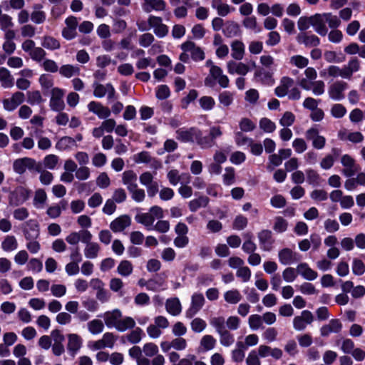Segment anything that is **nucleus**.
<instances>
[{"label": "nucleus", "mask_w": 365, "mask_h": 365, "mask_svg": "<svg viewBox=\"0 0 365 365\" xmlns=\"http://www.w3.org/2000/svg\"><path fill=\"white\" fill-rule=\"evenodd\" d=\"M102 317L108 328L115 329L120 332H124L135 327V319L131 317H123L121 311L118 309L107 311Z\"/></svg>", "instance_id": "f257e3e1"}, {"label": "nucleus", "mask_w": 365, "mask_h": 365, "mask_svg": "<svg viewBox=\"0 0 365 365\" xmlns=\"http://www.w3.org/2000/svg\"><path fill=\"white\" fill-rule=\"evenodd\" d=\"M205 85L209 88H214L216 84H219L222 88L229 86L230 80L228 77L223 73L221 68L216 65H212L207 76L204 81Z\"/></svg>", "instance_id": "f03ea898"}, {"label": "nucleus", "mask_w": 365, "mask_h": 365, "mask_svg": "<svg viewBox=\"0 0 365 365\" xmlns=\"http://www.w3.org/2000/svg\"><path fill=\"white\" fill-rule=\"evenodd\" d=\"M176 138L182 143H195L200 146L202 131L196 127L182 128L176 130Z\"/></svg>", "instance_id": "7ed1b4c3"}, {"label": "nucleus", "mask_w": 365, "mask_h": 365, "mask_svg": "<svg viewBox=\"0 0 365 365\" xmlns=\"http://www.w3.org/2000/svg\"><path fill=\"white\" fill-rule=\"evenodd\" d=\"M13 168L15 173L21 175L24 173L26 170L41 172V165L36 163L34 159L25 157L16 160L14 162Z\"/></svg>", "instance_id": "20e7f679"}, {"label": "nucleus", "mask_w": 365, "mask_h": 365, "mask_svg": "<svg viewBox=\"0 0 365 365\" xmlns=\"http://www.w3.org/2000/svg\"><path fill=\"white\" fill-rule=\"evenodd\" d=\"M348 88L346 82L338 80L329 85L328 88L329 97L336 101H340L345 98L344 92Z\"/></svg>", "instance_id": "39448f33"}, {"label": "nucleus", "mask_w": 365, "mask_h": 365, "mask_svg": "<svg viewBox=\"0 0 365 365\" xmlns=\"http://www.w3.org/2000/svg\"><path fill=\"white\" fill-rule=\"evenodd\" d=\"M64 90L60 88L55 87L51 89L49 106L52 110L60 112L64 109Z\"/></svg>", "instance_id": "423d86ee"}, {"label": "nucleus", "mask_w": 365, "mask_h": 365, "mask_svg": "<svg viewBox=\"0 0 365 365\" xmlns=\"http://www.w3.org/2000/svg\"><path fill=\"white\" fill-rule=\"evenodd\" d=\"M205 302V297L202 293L195 292L191 297V302L189 308L185 312V317L188 319L195 316L203 307Z\"/></svg>", "instance_id": "0eeeda50"}, {"label": "nucleus", "mask_w": 365, "mask_h": 365, "mask_svg": "<svg viewBox=\"0 0 365 365\" xmlns=\"http://www.w3.org/2000/svg\"><path fill=\"white\" fill-rule=\"evenodd\" d=\"M93 96L96 98H101L107 95L108 100L115 98V90L111 83L105 85L98 82L93 84Z\"/></svg>", "instance_id": "6e6552de"}, {"label": "nucleus", "mask_w": 365, "mask_h": 365, "mask_svg": "<svg viewBox=\"0 0 365 365\" xmlns=\"http://www.w3.org/2000/svg\"><path fill=\"white\" fill-rule=\"evenodd\" d=\"M22 231L25 240L38 239L40 235V225L34 219H30L22 225Z\"/></svg>", "instance_id": "1a4fd4ad"}, {"label": "nucleus", "mask_w": 365, "mask_h": 365, "mask_svg": "<svg viewBox=\"0 0 365 365\" xmlns=\"http://www.w3.org/2000/svg\"><path fill=\"white\" fill-rule=\"evenodd\" d=\"M222 135V131L220 126H212L210 128L209 134L203 135L200 141V147L202 149L212 148L215 144V139Z\"/></svg>", "instance_id": "9d476101"}, {"label": "nucleus", "mask_w": 365, "mask_h": 365, "mask_svg": "<svg viewBox=\"0 0 365 365\" xmlns=\"http://www.w3.org/2000/svg\"><path fill=\"white\" fill-rule=\"evenodd\" d=\"M314 321V316L309 310H304L301 314L293 319V327L297 331H303Z\"/></svg>", "instance_id": "9b49d317"}, {"label": "nucleus", "mask_w": 365, "mask_h": 365, "mask_svg": "<svg viewBox=\"0 0 365 365\" xmlns=\"http://www.w3.org/2000/svg\"><path fill=\"white\" fill-rule=\"evenodd\" d=\"M180 48L183 51L189 52L195 61H201L205 59V55L203 50L191 41L184 42Z\"/></svg>", "instance_id": "f8f14e48"}, {"label": "nucleus", "mask_w": 365, "mask_h": 365, "mask_svg": "<svg viewBox=\"0 0 365 365\" xmlns=\"http://www.w3.org/2000/svg\"><path fill=\"white\" fill-rule=\"evenodd\" d=\"M341 163L344 167L342 174L348 178L354 175L359 168L355 160L348 154L341 156Z\"/></svg>", "instance_id": "ddd939ff"}, {"label": "nucleus", "mask_w": 365, "mask_h": 365, "mask_svg": "<svg viewBox=\"0 0 365 365\" xmlns=\"http://www.w3.org/2000/svg\"><path fill=\"white\" fill-rule=\"evenodd\" d=\"M148 21L149 26L153 29L155 34L158 38H163L168 34V27L163 24V20L160 17L150 16Z\"/></svg>", "instance_id": "4468645a"}, {"label": "nucleus", "mask_w": 365, "mask_h": 365, "mask_svg": "<svg viewBox=\"0 0 365 365\" xmlns=\"http://www.w3.org/2000/svg\"><path fill=\"white\" fill-rule=\"evenodd\" d=\"M300 86L306 91H312L314 96H322L325 92V83L323 81H314L308 82L305 80H301L299 82Z\"/></svg>", "instance_id": "2eb2a0df"}, {"label": "nucleus", "mask_w": 365, "mask_h": 365, "mask_svg": "<svg viewBox=\"0 0 365 365\" xmlns=\"http://www.w3.org/2000/svg\"><path fill=\"white\" fill-rule=\"evenodd\" d=\"M24 101V93L20 91H17L14 93L11 98H6L3 101V106L6 110L11 112L14 110Z\"/></svg>", "instance_id": "dca6fc26"}, {"label": "nucleus", "mask_w": 365, "mask_h": 365, "mask_svg": "<svg viewBox=\"0 0 365 365\" xmlns=\"http://www.w3.org/2000/svg\"><path fill=\"white\" fill-rule=\"evenodd\" d=\"M28 197L29 192L26 189L21 187H17L9 195V204L12 206L20 205L23 204Z\"/></svg>", "instance_id": "f3484780"}, {"label": "nucleus", "mask_w": 365, "mask_h": 365, "mask_svg": "<svg viewBox=\"0 0 365 365\" xmlns=\"http://www.w3.org/2000/svg\"><path fill=\"white\" fill-rule=\"evenodd\" d=\"M131 225V218L128 215H123L115 220L110 224V228L113 232H121Z\"/></svg>", "instance_id": "a211bd4d"}, {"label": "nucleus", "mask_w": 365, "mask_h": 365, "mask_svg": "<svg viewBox=\"0 0 365 365\" xmlns=\"http://www.w3.org/2000/svg\"><path fill=\"white\" fill-rule=\"evenodd\" d=\"M93 235L91 232L89 233V237L87 242H84L86 245L83 250L84 256L87 259H96L98 257L101 251V247L98 243L92 242Z\"/></svg>", "instance_id": "6ab92c4d"}, {"label": "nucleus", "mask_w": 365, "mask_h": 365, "mask_svg": "<svg viewBox=\"0 0 365 365\" xmlns=\"http://www.w3.org/2000/svg\"><path fill=\"white\" fill-rule=\"evenodd\" d=\"M66 27L62 31V36L67 40H71L76 36L78 21L75 16H71L65 20Z\"/></svg>", "instance_id": "aec40b11"}, {"label": "nucleus", "mask_w": 365, "mask_h": 365, "mask_svg": "<svg viewBox=\"0 0 365 365\" xmlns=\"http://www.w3.org/2000/svg\"><path fill=\"white\" fill-rule=\"evenodd\" d=\"M312 26L314 31L322 36L328 34V29L326 26V20L323 14H316L312 16Z\"/></svg>", "instance_id": "412c9836"}, {"label": "nucleus", "mask_w": 365, "mask_h": 365, "mask_svg": "<svg viewBox=\"0 0 365 365\" xmlns=\"http://www.w3.org/2000/svg\"><path fill=\"white\" fill-rule=\"evenodd\" d=\"M88 109L90 112L96 114L100 119H106L110 115V109L99 102H90L88 104Z\"/></svg>", "instance_id": "4be33fe9"}, {"label": "nucleus", "mask_w": 365, "mask_h": 365, "mask_svg": "<svg viewBox=\"0 0 365 365\" xmlns=\"http://www.w3.org/2000/svg\"><path fill=\"white\" fill-rule=\"evenodd\" d=\"M91 232L88 230H81L78 232H71L66 237V241L70 245H76L79 242H87Z\"/></svg>", "instance_id": "5701e85b"}, {"label": "nucleus", "mask_w": 365, "mask_h": 365, "mask_svg": "<svg viewBox=\"0 0 365 365\" xmlns=\"http://www.w3.org/2000/svg\"><path fill=\"white\" fill-rule=\"evenodd\" d=\"M260 247L264 251H269L272 248L274 240L270 230H263L258 233Z\"/></svg>", "instance_id": "b1692460"}, {"label": "nucleus", "mask_w": 365, "mask_h": 365, "mask_svg": "<svg viewBox=\"0 0 365 365\" xmlns=\"http://www.w3.org/2000/svg\"><path fill=\"white\" fill-rule=\"evenodd\" d=\"M255 78L257 81L266 86H272L274 83L273 73L265 70L263 68L256 69L255 72Z\"/></svg>", "instance_id": "393cba45"}, {"label": "nucleus", "mask_w": 365, "mask_h": 365, "mask_svg": "<svg viewBox=\"0 0 365 365\" xmlns=\"http://www.w3.org/2000/svg\"><path fill=\"white\" fill-rule=\"evenodd\" d=\"M342 329V324L338 319H333L320 329L322 336H327L331 333H339Z\"/></svg>", "instance_id": "a878e982"}, {"label": "nucleus", "mask_w": 365, "mask_h": 365, "mask_svg": "<svg viewBox=\"0 0 365 365\" xmlns=\"http://www.w3.org/2000/svg\"><path fill=\"white\" fill-rule=\"evenodd\" d=\"M297 42L306 47H317L320 44V39L314 34L301 33L297 37Z\"/></svg>", "instance_id": "bb28decb"}, {"label": "nucleus", "mask_w": 365, "mask_h": 365, "mask_svg": "<svg viewBox=\"0 0 365 365\" xmlns=\"http://www.w3.org/2000/svg\"><path fill=\"white\" fill-rule=\"evenodd\" d=\"M342 67L344 79H351L353 74L360 70V61L356 57L351 58L348 63Z\"/></svg>", "instance_id": "cd10ccee"}, {"label": "nucleus", "mask_w": 365, "mask_h": 365, "mask_svg": "<svg viewBox=\"0 0 365 365\" xmlns=\"http://www.w3.org/2000/svg\"><path fill=\"white\" fill-rule=\"evenodd\" d=\"M227 71L230 74L245 76L249 72V66L242 62H236L233 60L227 63Z\"/></svg>", "instance_id": "c85d7f7f"}, {"label": "nucleus", "mask_w": 365, "mask_h": 365, "mask_svg": "<svg viewBox=\"0 0 365 365\" xmlns=\"http://www.w3.org/2000/svg\"><path fill=\"white\" fill-rule=\"evenodd\" d=\"M294 85V80L289 77H282L280 80L279 85L276 87L274 93L279 98L284 97L288 94L289 88Z\"/></svg>", "instance_id": "c756f323"}, {"label": "nucleus", "mask_w": 365, "mask_h": 365, "mask_svg": "<svg viewBox=\"0 0 365 365\" xmlns=\"http://www.w3.org/2000/svg\"><path fill=\"white\" fill-rule=\"evenodd\" d=\"M231 56L236 61L242 60L245 56V46L240 40H234L230 43Z\"/></svg>", "instance_id": "7c9ffc66"}, {"label": "nucleus", "mask_w": 365, "mask_h": 365, "mask_svg": "<svg viewBox=\"0 0 365 365\" xmlns=\"http://www.w3.org/2000/svg\"><path fill=\"white\" fill-rule=\"evenodd\" d=\"M278 257L279 262L284 265L292 264L298 260L297 253L289 248L281 250L278 253Z\"/></svg>", "instance_id": "2f4dec72"}, {"label": "nucleus", "mask_w": 365, "mask_h": 365, "mask_svg": "<svg viewBox=\"0 0 365 365\" xmlns=\"http://www.w3.org/2000/svg\"><path fill=\"white\" fill-rule=\"evenodd\" d=\"M166 3L164 0H144L143 9L145 12L152 11H163L165 9Z\"/></svg>", "instance_id": "473e14b6"}, {"label": "nucleus", "mask_w": 365, "mask_h": 365, "mask_svg": "<svg viewBox=\"0 0 365 365\" xmlns=\"http://www.w3.org/2000/svg\"><path fill=\"white\" fill-rule=\"evenodd\" d=\"M297 272L304 279L309 281L317 279L318 274L312 269L307 263H300L297 267Z\"/></svg>", "instance_id": "72a5a7b5"}, {"label": "nucleus", "mask_w": 365, "mask_h": 365, "mask_svg": "<svg viewBox=\"0 0 365 365\" xmlns=\"http://www.w3.org/2000/svg\"><path fill=\"white\" fill-rule=\"evenodd\" d=\"M211 6L216 10L220 16H226L235 9L227 4L224 3L223 0H212Z\"/></svg>", "instance_id": "f704fd0d"}, {"label": "nucleus", "mask_w": 365, "mask_h": 365, "mask_svg": "<svg viewBox=\"0 0 365 365\" xmlns=\"http://www.w3.org/2000/svg\"><path fill=\"white\" fill-rule=\"evenodd\" d=\"M137 180V174L132 170H125L122 174V182L128 190L135 188L138 185Z\"/></svg>", "instance_id": "c9c22d12"}, {"label": "nucleus", "mask_w": 365, "mask_h": 365, "mask_svg": "<svg viewBox=\"0 0 365 365\" xmlns=\"http://www.w3.org/2000/svg\"><path fill=\"white\" fill-rule=\"evenodd\" d=\"M165 308L167 312L173 316H178L182 312V305L177 297L170 298L166 300Z\"/></svg>", "instance_id": "e433bc0d"}, {"label": "nucleus", "mask_w": 365, "mask_h": 365, "mask_svg": "<svg viewBox=\"0 0 365 365\" xmlns=\"http://www.w3.org/2000/svg\"><path fill=\"white\" fill-rule=\"evenodd\" d=\"M222 33L227 38H233L240 35V29L237 23L229 21L225 24Z\"/></svg>", "instance_id": "4c0bfd02"}, {"label": "nucleus", "mask_w": 365, "mask_h": 365, "mask_svg": "<svg viewBox=\"0 0 365 365\" xmlns=\"http://www.w3.org/2000/svg\"><path fill=\"white\" fill-rule=\"evenodd\" d=\"M138 223L143 225L148 230H153L154 220L150 212H138L135 216Z\"/></svg>", "instance_id": "58836bf2"}, {"label": "nucleus", "mask_w": 365, "mask_h": 365, "mask_svg": "<svg viewBox=\"0 0 365 365\" xmlns=\"http://www.w3.org/2000/svg\"><path fill=\"white\" fill-rule=\"evenodd\" d=\"M41 4H35L33 6L34 11L31 14V20L36 24H43L46 18V13L42 11Z\"/></svg>", "instance_id": "ea45409f"}, {"label": "nucleus", "mask_w": 365, "mask_h": 365, "mask_svg": "<svg viewBox=\"0 0 365 365\" xmlns=\"http://www.w3.org/2000/svg\"><path fill=\"white\" fill-rule=\"evenodd\" d=\"M225 301L230 304H237L242 299L240 291L237 289H232L226 291L223 294Z\"/></svg>", "instance_id": "a19ab883"}, {"label": "nucleus", "mask_w": 365, "mask_h": 365, "mask_svg": "<svg viewBox=\"0 0 365 365\" xmlns=\"http://www.w3.org/2000/svg\"><path fill=\"white\" fill-rule=\"evenodd\" d=\"M82 346V339L76 334H70L68 335V349L76 354Z\"/></svg>", "instance_id": "79ce46f5"}, {"label": "nucleus", "mask_w": 365, "mask_h": 365, "mask_svg": "<svg viewBox=\"0 0 365 365\" xmlns=\"http://www.w3.org/2000/svg\"><path fill=\"white\" fill-rule=\"evenodd\" d=\"M0 83L5 88H11L14 86V78L10 71L4 68H0Z\"/></svg>", "instance_id": "37998d69"}, {"label": "nucleus", "mask_w": 365, "mask_h": 365, "mask_svg": "<svg viewBox=\"0 0 365 365\" xmlns=\"http://www.w3.org/2000/svg\"><path fill=\"white\" fill-rule=\"evenodd\" d=\"M18 245L17 240L14 235H6L1 245L2 250L7 252L17 250Z\"/></svg>", "instance_id": "c03bdc74"}, {"label": "nucleus", "mask_w": 365, "mask_h": 365, "mask_svg": "<svg viewBox=\"0 0 365 365\" xmlns=\"http://www.w3.org/2000/svg\"><path fill=\"white\" fill-rule=\"evenodd\" d=\"M74 146H76V140L69 136L61 138L56 143V148L61 151L70 150Z\"/></svg>", "instance_id": "a18cd8bd"}, {"label": "nucleus", "mask_w": 365, "mask_h": 365, "mask_svg": "<svg viewBox=\"0 0 365 365\" xmlns=\"http://www.w3.org/2000/svg\"><path fill=\"white\" fill-rule=\"evenodd\" d=\"M59 73L65 78H71L80 73V68L78 66L71 64L63 65L59 68Z\"/></svg>", "instance_id": "49530a36"}, {"label": "nucleus", "mask_w": 365, "mask_h": 365, "mask_svg": "<svg viewBox=\"0 0 365 365\" xmlns=\"http://www.w3.org/2000/svg\"><path fill=\"white\" fill-rule=\"evenodd\" d=\"M209 203V198L206 196H200L193 199L189 202V209L191 212H195L201 207H205Z\"/></svg>", "instance_id": "de8ad7c7"}, {"label": "nucleus", "mask_w": 365, "mask_h": 365, "mask_svg": "<svg viewBox=\"0 0 365 365\" xmlns=\"http://www.w3.org/2000/svg\"><path fill=\"white\" fill-rule=\"evenodd\" d=\"M87 328L91 334L97 335L103 332L104 324L101 320L96 319L87 323Z\"/></svg>", "instance_id": "09e8293b"}, {"label": "nucleus", "mask_w": 365, "mask_h": 365, "mask_svg": "<svg viewBox=\"0 0 365 365\" xmlns=\"http://www.w3.org/2000/svg\"><path fill=\"white\" fill-rule=\"evenodd\" d=\"M243 26L255 33H259L261 29L258 26L257 18L255 16H247L242 21Z\"/></svg>", "instance_id": "8fccbe9b"}, {"label": "nucleus", "mask_w": 365, "mask_h": 365, "mask_svg": "<svg viewBox=\"0 0 365 365\" xmlns=\"http://www.w3.org/2000/svg\"><path fill=\"white\" fill-rule=\"evenodd\" d=\"M133 267L128 260H123L118 266L117 272L122 277H128L133 272Z\"/></svg>", "instance_id": "3c124183"}, {"label": "nucleus", "mask_w": 365, "mask_h": 365, "mask_svg": "<svg viewBox=\"0 0 365 365\" xmlns=\"http://www.w3.org/2000/svg\"><path fill=\"white\" fill-rule=\"evenodd\" d=\"M47 200L46 192L42 189H38L36 191L34 198V205L37 209H42Z\"/></svg>", "instance_id": "603ef678"}, {"label": "nucleus", "mask_w": 365, "mask_h": 365, "mask_svg": "<svg viewBox=\"0 0 365 365\" xmlns=\"http://www.w3.org/2000/svg\"><path fill=\"white\" fill-rule=\"evenodd\" d=\"M220 344L226 347L230 346L235 341V337L227 329L217 332Z\"/></svg>", "instance_id": "864d4df0"}, {"label": "nucleus", "mask_w": 365, "mask_h": 365, "mask_svg": "<svg viewBox=\"0 0 365 365\" xmlns=\"http://www.w3.org/2000/svg\"><path fill=\"white\" fill-rule=\"evenodd\" d=\"M144 335L143 331L139 327L133 329L130 333L126 335L127 340L133 344H138Z\"/></svg>", "instance_id": "5fc2aeb1"}, {"label": "nucleus", "mask_w": 365, "mask_h": 365, "mask_svg": "<svg viewBox=\"0 0 365 365\" xmlns=\"http://www.w3.org/2000/svg\"><path fill=\"white\" fill-rule=\"evenodd\" d=\"M41 46L48 50H56L60 48L61 44L55 38L46 36L42 39Z\"/></svg>", "instance_id": "6e6d98bb"}, {"label": "nucleus", "mask_w": 365, "mask_h": 365, "mask_svg": "<svg viewBox=\"0 0 365 365\" xmlns=\"http://www.w3.org/2000/svg\"><path fill=\"white\" fill-rule=\"evenodd\" d=\"M289 63L299 68H304L309 64V59L301 55H294L290 58Z\"/></svg>", "instance_id": "4d7b16f0"}, {"label": "nucleus", "mask_w": 365, "mask_h": 365, "mask_svg": "<svg viewBox=\"0 0 365 365\" xmlns=\"http://www.w3.org/2000/svg\"><path fill=\"white\" fill-rule=\"evenodd\" d=\"M216 339L212 335H205L200 340V346L205 351H210L215 348Z\"/></svg>", "instance_id": "13d9d810"}, {"label": "nucleus", "mask_w": 365, "mask_h": 365, "mask_svg": "<svg viewBox=\"0 0 365 365\" xmlns=\"http://www.w3.org/2000/svg\"><path fill=\"white\" fill-rule=\"evenodd\" d=\"M131 198L136 202H142L145 198V192L143 189L139 188L138 185L128 190Z\"/></svg>", "instance_id": "bf43d9fd"}, {"label": "nucleus", "mask_w": 365, "mask_h": 365, "mask_svg": "<svg viewBox=\"0 0 365 365\" xmlns=\"http://www.w3.org/2000/svg\"><path fill=\"white\" fill-rule=\"evenodd\" d=\"M347 110L345 106L340 103L334 104L330 109L331 116L335 118H343Z\"/></svg>", "instance_id": "052dcab7"}, {"label": "nucleus", "mask_w": 365, "mask_h": 365, "mask_svg": "<svg viewBox=\"0 0 365 365\" xmlns=\"http://www.w3.org/2000/svg\"><path fill=\"white\" fill-rule=\"evenodd\" d=\"M259 125L260 129L268 133L274 132L276 129L275 123L267 118H261Z\"/></svg>", "instance_id": "680f3d73"}, {"label": "nucleus", "mask_w": 365, "mask_h": 365, "mask_svg": "<svg viewBox=\"0 0 365 365\" xmlns=\"http://www.w3.org/2000/svg\"><path fill=\"white\" fill-rule=\"evenodd\" d=\"M262 317L259 314H252L248 318L250 328L255 331L259 329L262 326Z\"/></svg>", "instance_id": "e2e57ef3"}, {"label": "nucleus", "mask_w": 365, "mask_h": 365, "mask_svg": "<svg viewBox=\"0 0 365 365\" xmlns=\"http://www.w3.org/2000/svg\"><path fill=\"white\" fill-rule=\"evenodd\" d=\"M324 60L329 63H339L344 61V58L340 57L334 51H326L324 53Z\"/></svg>", "instance_id": "0e129e2a"}, {"label": "nucleus", "mask_w": 365, "mask_h": 365, "mask_svg": "<svg viewBox=\"0 0 365 365\" xmlns=\"http://www.w3.org/2000/svg\"><path fill=\"white\" fill-rule=\"evenodd\" d=\"M158 346L153 342L145 343L143 346V352L147 357L155 356L158 354Z\"/></svg>", "instance_id": "69168bd1"}, {"label": "nucleus", "mask_w": 365, "mask_h": 365, "mask_svg": "<svg viewBox=\"0 0 365 365\" xmlns=\"http://www.w3.org/2000/svg\"><path fill=\"white\" fill-rule=\"evenodd\" d=\"M58 162V157L53 154L46 155L43 160V165L45 168L53 170Z\"/></svg>", "instance_id": "338daca9"}, {"label": "nucleus", "mask_w": 365, "mask_h": 365, "mask_svg": "<svg viewBox=\"0 0 365 365\" xmlns=\"http://www.w3.org/2000/svg\"><path fill=\"white\" fill-rule=\"evenodd\" d=\"M219 102L225 107L230 106L234 100V95L230 91H223L219 95Z\"/></svg>", "instance_id": "774afa93"}]
</instances>
